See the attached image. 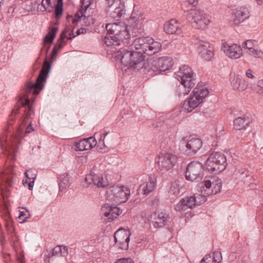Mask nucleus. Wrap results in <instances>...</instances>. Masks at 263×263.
<instances>
[{
  "instance_id": "2eb2a0df",
  "label": "nucleus",
  "mask_w": 263,
  "mask_h": 263,
  "mask_svg": "<svg viewBox=\"0 0 263 263\" xmlns=\"http://www.w3.org/2000/svg\"><path fill=\"white\" fill-rule=\"evenodd\" d=\"M143 67L150 76L157 75L162 73L160 67L159 58L147 59V62H144Z\"/></svg>"
},
{
  "instance_id": "72a5a7b5",
  "label": "nucleus",
  "mask_w": 263,
  "mask_h": 263,
  "mask_svg": "<svg viewBox=\"0 0 263 263\" xmlns=\"http://www.w3.org/2000/svg\"><path fill=\"white\" fill-rule=\"evenodd\" d=\"M54 8V16L57 20H59L61 17L63 13V5H60L55 4Z\"/></svg>"
},
{
  "instance_id": "cd10ccee",
  "label": "nucleus",
  "mask_w": 263,
  "mask_h": 263,
  "mask_svg": "<svg viewBox=\"0 0 263 263\" xmlns=\"http://www.w3.org/2000/svg\"><path fill=\"white\" fill-rule=\"evenodd\" d=\"M159 60L162 72L170 70L174 65V61L172 57H159Z\"/></svg>"
},
{
  "instance_id": "69168bd1",
  "label": "nucleus",
  "mask_w": 263,
  "mask_h": 263,
  "mask_svg": "<svg viewBox=\"0 0 263 263\" xmlns=\"http://www.w3.org/2000/svg\"><path fill=\"white\" fill-rule=\"evenodd\" d=\"M17 219H18V222L20 223H21V221H22V220H23V217H21V218H17Z\"/></svg>"
},
{
  "instance_id": "6e6552de",
  "label": "nucleus",
  "mask_w": 263,
  "mask_h": 263,
  "mask_svg": "<svg viewBox=\"0 0 263 263\" xmlns=\"http://www.w3.org/2000/svg\"><path fill=\"white\" fill-rule=\"evenodd\" d=\"M205 167L200 162L193 161L189 163L184 171L185 178L192 182L201 181L204 175Z\"/></svg>"
},
{
  "instance_id": "5701e85b",
  "label": "nucleus",
  "mask_w": 263,
  "mask_h": 263,
  "mask_svg": "<svg viewBox=\"0 0 263 263\" xmlns=\"http://www.w3.org/2000/svg\"><path fill=\"white\" fill-rule=\"evenodd\" d=\"M249 16L248 8L244 6L241 7L240 8L237 9L234 13L235 18L233 19L234 24L238 25L241 23L248 19Z\"/></svg>"
},
{
  "instance_id": "e2e57ef3",
  "label": "nucleus",
  "mask_w": 263,
  "mask_h": 263,
  "mask_svg": "<svg viewBox=\"0 0 263 263\" xmlns=\"http://www.w3.org/2000/svg\"><path fill=\"white\" fill-rule=\"evenodd\" d=\"M63 0H58L57 3L55 4L58 5H63Z\"/></svg>"
},
{
  "instance_id": "6e6d98bb",
  "label": "nucleus",
  "mask_w": 263,
  "mask_h": 263,
  "mask_svg": "<svg viewBox=\"0 0 263 263\" xmlns=\"http://www.w3.org/2000/svg\"><path fill=\"white\" fill-rule=\"evenodd\" d=\"M256 52V50L254 48L248 49V53L251 55L255 56V52Z\"/></svg>"
},
{
  "instance_id": "f257e3e1",
  "label": "nucleus",
  "mask_w": 263,
  "mask_h": 263,
  "mask_svg": "<svg viewBox=\"0 0 263 263\" xmlns=\"http://www.w3.org/2000/svg\"><path fill=\"white\" fill-rule=\"evenodd\" d=\"M106 35L102 42L115 49V58L120 61L124 70L135 69L136 66L144 61L146 55H152L161 49V44L149 36H142L131 40L128 27L123 22L107 24Z\"/></svg>"
},
{
  "instance_id": "7ed1b4c3",
  "label": "nucleus",
  "mask_w": 263,
  "mask_h": 263,
  "mask_svg": "<svg viewBox=\"0 0 263 263\" xmlns=\"http://www.w3.org/2000/svg\"><path fill=\"white\" fill-rule=\"evenodd\" d=\"M228 165L226 156L221 152H214L209 155L205 161L206 170L212 174H219L223 171Z\"/></svg>"
},
{
  "instance_id": "e433bc0d",
  "label": "nucleus",
  "mask_w": 263,
  "mask_h": 263,
  "mask_svg": "<svg viewBox=\"0 0 263 263\" xmlns=\"http://www.w3.org/2000/svg\"><path fill=\"white\" fill-rule=\"evenodd\" d=\"M30 213L28 210H26V211H20L19 215L17 217V218H21V217L23 218V220L21 221V223H23L26 221L27 218L29 217Z\"/></svg>"
},
{
  "instance_id": "9d476101",
  "label": "nucleus",
  "mask_w": 263,
  "mask_h": 263,
  "mask_svg": "<svg viewBox=\"0 0 263 263\" xmlns=\"http://www.w3.org/2000/svg\"><path fill=\"white\" fill-rule=\"evenodd\" d=\"M70 28L68 26H66L64 29L61 32L57 43L54 45L52 50V58L51 63H48L46 69H42L41 71H45L49 64L51 65L56 60L58 53L62 50L64 46L66 44L67 41L65 40L67 37V33L69 32Z\"/></svg>"
},
{
  "instance_id": "ddd939ff",
  "label": "nucleus",
  "mask_w": 263,
  "mask_h": 263,
  "mask_svg": "<svg viewBox=\"0 0 263 263\" xmlns=\"http://www.w3.org/2000/svg\"><path fill=\"white\" fill-rule=\"evenodd\" d=\"M84 181L87 184V186L89 185L93 184L97 187L104 188L108 185V182L105 177H103V175L89 174L86 175Z\"/></svg>"
},
{
  "instance_id": "49530a36",
  "label": "nucleus",
  "mask_w": 263,
  "mask_h": 263,
  "mask_svg": "<svg viewBox=\"0 0 263 263\" xmlns=\"http://www.w3.org/2000/svg\"><path fill=\"white\" fill-rule=\"evenodd\" d=\"M108 133H109V132H105L104 133H103L100 135V139L99 140V144H100L102 142V145L104 146V147L105 146L104 142V139H105V137L107 136V135Z\"/></svg>"
},
{
  "instance_id": "b1692460",
  "label": "nucleus",
  "mask_w": 263,
  "mask_h": 263,
  "mask_svg": "<svg viewBox=\"0 0 263 263\" xmlns=\"http://www.w3.org/2000/svg\"><path fill=\"white\" fill-rule=\"evenodd\" d=\"M115 7L114 10L110 14V17L117 20H119L122 17L124 18L126 12L125 2L121 0L119 3H117V6H115Z\"/></svg>"
},
{
  "instance_id": "412c9836",
  "label": "nucleus",
  "mask_w": 263,
  "mask_h": 263,
  "mask_svg": "<svg viewBox=\"0 0 263 263\" xmlns=\"http://www.w3.org/2000/svg\"><path fill=\"white\" fill-rule=\"evenodd\" d=\"M96 6L95 0H80V7L78 9V12L81 15V17H86L87 11L89 13H93V10Z\"/></svg>"
},
{
  "instance_id": "423d86ee",
  "label": "nucleus",
  "mask_w": 263,
  "mask_h": 263,
  "mask_svg": "<svg viewBox=\"0 0 263 263\" xmlns=\"http://www.w3.org/2000/svg\"><path fill=\"white\" fill-rule=\"evenodd\" d=\"M202 141L200 138L192 136L183 137L179 142L180 152L187 156L195 155L201 149Z\"/></svg>"
},
{
  "instance_id": "20e7f679",
  "label": "nucleus",
  "mask_w": 263,
  "mask_h": 263,
  "mask_svg": "<svg viewBox=\"0 0 263 263\" xmlns=\"http://www.w3.org/2000/svg\"><path fill=\"white\" fill-rule=\"evenodd\" d=\"M209 91L207 87L200 88L199 84L194 89L187 100L183 104V108L190 112L198 107L203 100L209 95Z\"/></svg>"
},
{
  "instance_id": "f3484780",
  "label": "nucleus",
  "mask_w": 263,
  "mask_h": 263,
  "mask_svg": "<svg viewBox=\"0 0 263 263\" xmlns=\"http://www.w3.org/2000/svg\"><path fill=\"white\" fill-rule=\"evenodd\" d=\"M58 30V27H54L44 37L43 45L41 50V52H44L46 58L48 55L51 44L53 43V41Z\"/></svg>"
},
{
  "instance_id": "bb28decb",
  "label": "nucleus",
  "mask_w": 263,
  "mask_h": 263,
  "mask_svg": "<svg viewBox=\"0 0 263 263\" xmlns=\"http://www.w3.org/2000/svg\"><path fill=\"white\" fill-rule=\"evenodd\" d=\"M233 123L234 128L236 129L241 130L245 129L247 126H249L250 119L248 117H239L234 119Z\"/></svg>"
},
{
  "instance_id": "9b49d317",
  "label": "nucleus",
  "mask_w": 263,
  "mask_h": 263,
  "mask_svg": "<svg viewBox=\"0 0 263 263\" xmlns=\"http://www.w3.org/2000/svg\"><path fill=\"white\" fill-rule=\"evenodd\" d=\"M178 73L177 79L179 82H183L186 83H191L192 82L194 84L197 82L196 73L187 65H185L180 68Z\"/></svg>"
},
{
  "instance_id": "0e129e2a",
  "label": "nucleus",
  "mask_w": 263,
  "mask_h": 263,
  "mask_svg": "<svg viewBox=\"0 0 263 263\" xmlns=\"http://www.w3.org/2000/svg\"><path fill=\"white\" fill-rule=\"evenodd\" d=\"M44 0H42V1L41 2V5L45 8L46 7V4H44Z\"/></svg>"
},
{
  "instance_id": "a18cd8bd",
  "label": "nucleus",
  "mask_w": 263,
  "mask_h": 263,
  "mask_svg": "<svg viewBox=\"0 0 263 263\" xmlns=\"http://www.w3.org/2000/svg\"><path fill=\"white\" fill-rule=\"evenodd\" d=\"M61 248V251L60 252V254L62 256H66L68 254V248L64 246H60Z\"/></svg>"
},
{
  "instance_id": "c9c22d12",
  "label": "nucleus",
  "mask_w": 263,
  "mask_h": 263,
  "mask_svg": "<svg viewBox=\"0 0 263 263\" xmlns=\"http://www.w3.org/2000/svg\"><path fill=\"white\" fill-rule=\"evenodd\" d=\"M24 175L26 179L34 181L36 178V175L31 169L27 170L24 173Z\"/></svg>"
},
{
  "instance_id": "aec40b11",
  "label": "nucleus",
  "mask_w": 263,
  "mask_h": 263,
  "mask_svg": "<svg viewBox=\"0 0 263 263\" xmlns=\"http://www.w3.org/2000/svg\"><path fill=\"white\" fill-rule=\"evenodd\" d=\"M198 52L200 57L206 61L211 60L214 56L213 48L211 47L208 42L201 41L197 44Z\"/></svg>"
},
{
  "instance_id": "f03ea898",
  "label": "nucleus",
  "mask_w": 263,
  "mask_h": 263,
  "mask_svg": "<svg viewBox=\"0 0 263 263\" xmlns=\"http://www.w3.org/2000/svg\"><path fill=\"white\" fill-rule=\"evenodd\" d=\"M50 70L51 64H49L45 71H40L35 82L28 80L26 82L23 91L16 97L15 108L12 110L11 115L9 117L4 135L0 137L1 146L5 147L10 159L9 167L11 173H13L14 162L16 159V154L18 148L16 142L13 141V138H16L17 136L16 134H14V128L12 127L15 121V116L21 115V108H24V114L19 117L17 124V126L19 125L17 129L18 134L24 132V128L22 126L26 127V134H29L34 130L31 119L34 115L33 105L35 98L32 100L30 99L29 94L32 93L34 96H37L40 93L44 87Z\"/></svg>"
},
{
  "instance_id": "4d7b16f0",
  "label": "nucleus",
  "mask_w": 263,
  "mask_h": 263,
  "mask_svg": "<svg viewBox=\"0 0 263 263\" xmlns=\"http://www.w3.org/2000/svg\"><path fill=\"white\" fill-rule=\"evenodd\" d=\"M189 4L192 5L193 6H195L198 4V0H188Z\"/></svg>"
},
{
  "instance_id": "052dcab7",
  "label": "nucleus",
  "mask_w": 263,
  "mask_h": 263,
  "mask_svg": "<svg viewBox=\"0 0 263 263\" xmlns=\"http://www.w3.org/2000/svg\"><path fill=\"white\" fill-rule=\"evenodd\" d=\"M253 48V41L251 40V43L248 44V49Z\"/></svg>"
},
{
  "instance_id": "1a4fd4ad",
  "label": "nucleus",
  "mask_w": 263,
  "mask_h": 263,
  "mask_svg": "<svg viewBox=\"0 0 263 263\" xmlns=\"http://www.w3.org/2000/svg\"><path fill=\"white\" fill-rule=\"evenodd\" d=\"M130 233L129 230L120 228L115 232L114 235L115 243L114 246L124 250L128 249L130 241Z\"/></svg>"
},
{
  "instance_id": "5fc2aeb1",
  "label": "nucleus",
  "mask_w": 263,
  "mask_h": 263,
  "mask_svg": "<svg viewBox=\"0 0 263 263\" xmlns=\"http://www.w3.org/2000/svg\"><path fill=\"white\" fill-rule=\"evenodd\" d=\"M251 43V40H248L242 43V46L244 48L248 49V44Z\"/></svg>"
},
{
  "instance_id": "473e14b6",
  "label": "nucleus",
  "mask_w": 263,
  "mask_h": 263,
  "mask_svg": "<svg viewBox=\"0 0 263 263\" xmlns=\"http://www.w3.org/2000/svg\"><path fill=\"white\" fill-rule=\"evenodd\" d=\"M201 193L203 194L202 195L198 194L196 195V201H195L196 206L200 205L204 203V202H205L207 200L206 197L208 196L205 195L204 193Z\"/></svg>"
},
{
  "instance_id": "864d4df0",
  "label": "nucleus",
  "mask_w": 263,
  "mask_h": 263,
  "mask_svg": "<svg viewBox=\"0 0 263 263\" xmlns=\"http://www.w3.org/2000/svg\"><path fill=\"white\" fill-rule=\"evenodd\" d=\"M76 36L77 35H76V34H74V33H73V29H72V31L69 33V36H67L66 39H67L68 40H71Z\"/></svg>"
},
{
  "instance_id": "603ef678",
  "label": "nucleus",
  "mask_w": 263,
  "mask_h": 263,
  "mask_svg": "<svg viewBox=\"0 0 263 263\" xmlns=\"http://www.w3.org/2000/svg\"><path fill=\"white\" fill-rule=\"evenodd\" d=\"M78 18H72V23L73 24H77L82 18L81 15L80 16L79 14H78Z\"/></svg>"
},
{
  "instance_id": "a19ab883",
  "label": "nucleus",
  "mask_w": 263,
  "mask_h": 263,
  "mask_svg": "<svg viewBox=\"0 0 263 263\" xmlns=\"http://www.w3.org/2000/svg\"><path fill=\"white\" fill-rule=\"evenodd\" d=\"M34 181H32L28 179H26L25 181H23V185L26 186L27 185L28 189L30 191H32L33 188Z\"/></svg>"
},
{
  "instance_id": "4c0bfd02",
  "label": "nucleus",
  "mask_w": 263,
  "mask_h": 263,
  "mask_svg": "<svg viewBox=\"0 0 263 263\" xmlns=\"http://www.w3.org/2000/svg\"><path fill=\"white\" fill-rule=\"evenodd\" d=\"M46 2V5L48 6L46 7L44 9L45 10L48 12H51L52 11L53 8H54L55 6V3L53 2V4L51 2V0H45Z\"/></svg>"
},
{
  "instance_id": "bf43d9fd",
  "label": "nucleus",
  "mask_w": 263,
  "mask_h": 263,
  "mask_svg": "<svg viewBox=\"0 0 263 263\" xmlns=\"http://www.w3.org/2000/svg\"><path fill=\"white\" fill-rule=\"evenodd\" d=\"M258 86L263 88V79L260 80L258 81Z\"/></svg>"
},
{
  "instance_id": "4468645a",
  "label": "nucleus",
  "mask_w": 263,
  "mask_h": 263,
  "mask_svg": "<svg viewBox=\"0 0 263 263\" xmlns=\"http://www.w3.org/2000/svg\"><path fill=\"white\" fill-rule=\"evenodd\" d=\"M115 203H106L102 206L101 210L103 212V215L107 217L109 221H112L115 218L122 213V209L118 207Z\"/></svg>"
},
{
  "instance_id": "7c9ffc66",
  "label": "nucleus",
  "mask_w": 263,
  "mask_h": 263,
  "mask_svg": "<svg viewBox=\"0 0 263 263\" xmlns=\"http://www.w3.org/2000/svg\"><path fill=\"white\" fill-rule=\"evenodd\" d=\"M84 140V139L80 140L79 142H76L72 147V148L74 149L75 151H86V141Z\"/></svg>"
},
{
  "instance_id": "4be33fe9",
  "label": "nucleus",
  "mask_w": 263,
  "mask_h": 263,
  "mask_svg": "<svg viewBox=\"0 0 263 263\" xmlns=\"http://www.w3.org/2000/svg\"><path fill=\"white\" fill-rule=\"evenodd\" d=\"M164 30L167 34H180L181 25L176 20L172 19L164 25Z\"/></svg>"
},
{
  "instance_id": "3c124183",
  "label": "nucleus",
  "mask_w": 263,
  "mask_h": 263,
  "mask_svg": "<svg viewBox=\"0 0 263 263\" xmlns=\"http://www.w3.org/2000/svg\"><path fill=\"white\" fill-rule=\"evenodd\" d=\"M246 75L248 78L250 79H253L255 77L253 74L252 73V71L250 69H249L247 70L246 72Z\"/></svg>"
},
{
  "instance_id": "338daca9",
  "label": "nucleus",
  "mask_w": 263,
  "mask_h": 263,
  "mask_svg": "<svg viewBox=\"0 0 263 263\" xmlns=\"http://www.w3.org/2000/svg\"><path fill=\"white\" fill-rule=\"evenodd\" d=\"M51 1L52 3V4H53V2H54L55 3H57L58 0H51Z\"/></svg>"
},
{
  "instance_id": "c85d7f7f",
  "label": "nucleus",
  "mask_w": 263,
  "mask_h": 263,
  "mask_svg": "<svg viewBox=\"0 0 263 263\" xmlns=\"http://www.w3.org/2000/svg\"><path fill=\"white\" fill-rule=\"evenodd\" d=\"M156 179L152 177H149V181L143 185L142 191V194L144 195H147L152 192L156 186Z\"/></svg>"
},
{
  "instance_id": "09e8293b",
  "label": "nucleus",
  "mask_w": 263,
  "mask_h": 263,
  "mask_svg": "<svg viewBox=\"0 0 263 263\" xmlns=\"http://www.w3.org/2000/svg\"><path fill=\"white\" fill-rule=\"evenodd\" d=\"M87 29L85 28H81L78 29L76 32V35H79L81 34H84L87 32Z\"/></svg>"
},
{
  "instance_id": "393cba45",
  "label": "nucleus",
  "mask_w": 263,
  "mask_h": 263,
  "mask_svg": "<svg viewBox=\"0 0 263 263\" xmlns=\"http://www.w3.org/2000/svg\"><path fill=\"white\" fill-rule=\"evenodd\" d=\"M58 178L59 191L60 192L64 191L72 183V178L68 173L60 175Z\"/></svg>"
},
{
  "instance_id": "680f3d73",
  "label": "nucleus",
  "mask_w": 263,
  "mask_h": 263,
  "mask_svg": "<svg viewBox=\"0 0 263 263\" xmlns=\"http://www.w3.org/2000/svg\"><path fill=\"white\" fill-rule=\"evenodd\" d=\"M40 66V64H39V65H37L36 67H35V66H33V73L34 72H35L36 71L39 69Z\"/></svg>"
},
{
  "instance_id": "6ab92c4d",
  "label": "nucleus",
  "mask_w": 263,
  "mask_h": 263,
  "mask_svg": "<svg viewBox=\"0 0 263 263\" xmlns=\"http://www.w3.org/2000/svg\"><path fill=\"white\" fill-rule=\"evenodd\" d=\"M221 50L225 54L231 58L238 59L242 54V48L237 44L229 45L226 43H223L221 46Z\"/></svg>"
},
{
  "instance_id": "c756f323",
  "label": "nucleus",
  "mask_w": 263,
  "mask_h": 263,
  "mask_svg": "<svg viewBox=\"0 0 263 263\" xmlns=\"http://www.w3.org/2000/svg\"><path fill=\"white\" fill-rule=\"evenodd\" d=\"M181 187L179 183V181H175L171 183L170 193L178 196L180 193V189Z\"/></svg>"
},
{
  "instance_id": "a211bd4d",
  "label": "nucleus",
  "mask_w": 263,
  "mask_h": 263,
  "mask_svg": "<svg viewBox=\"0 0 263 263\" xmlns=\"http://www.w3.org/2000/svg\"><path fill=\"white\" fill-rule=\"evenodd\" d=\"M168 215L165 212L156 211L151 215V219L155 228H162L167 225Z\"/></svg>"
},
{
  "instance_id": "ea45409f",
  "label": "nucleus",
  "mask_w": 263,
  "mask_h": 263,
  "mask_svg": "<svg viewBox=\"0 0 263 263\" xmlns=\"http://www.w3.org/2000/svg\"><path fill=\"white\" fill-rule=\"evenodd\" d=\"M198 13H200V12L195 11V13L193 17L194 22L197 23H198V22H203V21L205 20L204 17L201 14L198 15Z\"/></svg>"
},
{
  "instance_id": "f704fd0d",
  "label": "nucleus",
  "mask_w": 263,
  "mask_h": 263,
  "mask_svg": "<svg viewBox=\"0 0 263 263\" xmlns=\"http://www.w3.org/2000/svg\"><path fill=\"white\" fill-rule=\"evenodd\" d=\"M244 82V80L237 78L235 82L233 84L234 89H238L239 91L243 90L245 89Z\"/></svg>"
},
{
  "instance_id": "c03bdc74",
  "label": "nucleus",
  "mask_w": 263,
  "mask_h": 263,
  "mask_svg": "<svg viewBox=\"0 0 263 263\" xmlns=\"http://www.w3.org/2000/svg\"><path fill=\"white\" fill-rule=\"evenodd\" d=\"M121 0H106V3L108 7L112 6H117V3H119Z\"/></svg>"
},
{
  "instance_id": "79ce46f5",
  "label": "nucleus",
  "mask_w": 263,
  "mask_h": 263,
  "mask_svg": "<svg viewBox=\"0 0 263 263\" xmlns=\"http://www.w3.org/2000/svg\"><path fill=\"white\" fill-rule=\"evenodd\" d=\"M60 251H61V248H60V246H57L51 250L50 253L48 254V255L49 257H50V256H52L55 254L60 253Z\"/></svg>"
},
{
  "instance_id": "dca6fc26",
  "label": "nucleus",
  "mask_w": 263,
  "mask_h": 263,
  "mask_svg": "<svg viewBox=\"0 0 263 263\" xmlns=\"http://www.w3.org/2000/svg\"><path fill=\"white\" fill-rule=\"evenodd\" d=\"M196 194L185 196L180 199L175 205V209L179 212L186 211L187 209H192L196 206Z\"/></svg>"
},
{
  "instance_id": "774afa93",
  "label": "nucleus",
  "mask_w": 263,
  "mask_h": 263,
  "mask_svg": "<svg viewBox=\"0 0 263 263\" xmlns=\"http://www.w3.org/2000/svg\"><path fill=\"white\" fill-rule=\"evenodd\" d=\"M211 184V188H212V187H214L215 186V182H213V183H212Z\"/></svg>"
},
{
  "instance_id": "13d9d810",
  "label": "nucleus",
  "mask_w": 263,
  "mask_h": 263,
  "mask_svg": "<svg viewBox=\"0 0 263 263\" xmlns=\"http://www.w3.org/2000/svg\"><path fill=\"white\" fill-rule=\"evenodd\" d=\"M255 56L257 57L258 58H261L262 56L263 52H261L260 50H256V52H255Z\"/></svg>"
},
{
  "instance_id": "8fccbe9b",
  "label": "nucleus",
  "mask_w": 263,
  "mask_h": 263,
  "mask_svg": "<svg viewBox=\"0 0 263 263\" xmlns=\"http://www.w3.org/2000/svg\"><path fill=\"white\" fill-rule=\"evenodd\" d=\"M159 200L158 198H155L151 201L150 205L153 207H156L159 204Z\"/></svg>"
},
{
  "instance_id": "a878e982",
  "label": "nucleus",
  "mask_w": 263,
  "mask_h": 263,
  "mask_svg": "<svg viewBox=\"0 0 263 263\" xmlns=\"http://www.w3.org/2000/svg\"><path fill=\"white\" fill-rule=\"evenodd\" d=\"M180 82L181 85L178 86L176 90V93L180 98L189 94L195 84L192 82L191 83H184L183 82Z\"/></svg>"
},
{
  "instance_id": "de8ad7c7",
  "label": "nucleus",
  "mask_w": 263,
  "mask_h": 263,
  "mask_svg": "<svg viewBox=\"0 0 263 263\" xmlns=\"http://www.w3.org/2000/svg\"><path fill=\"white\" fill-rule=\"evenodd\" d=\"M209 258H211V254H207L201 259L200 263H211V260H209Z\"/></svg>"
},
{
  "instance_id": "f8f14e48",
  "label": "nucleus",
  "mask_w": 263,
  "mask_h": 263,
  "mask_svg": "<svg viewBox=\"0 0 263 263\" xmlns=\"http://www.w3.org/2000/svg\"><path fill=\"white\" fill-rule=\"evenodd\" d=\"M178 160L177 157L172 153L161 154L158 157L156 162L161 167V171L163 168L168 170L173 167Z\"/></svg>"
},
{
  "instance_id": "39448f33",
  "label": "nucleus",
  "mask_w": 263,
  "mask_h": 263,
  "mask_svg": "<svg viewBox=\"0 0 263 263\" xmlns=\"http://www.w3.org/2000/svg\"><path fill=\"white\" fill-rule=\"evenodd\" d=\"M222 181L217 176H207L203 181L198 184L199 191L207 196L216 195L220 192L222 189Z\"/></svg>"
},
{
  "instance_id": "37998d69",
  "label": "nucleus",
  "mask_w": 263,
  "mask_h": 263,
  "mask_svg": "<svg viewBox=\"0 0 263 263\" xmlns=\"http://www.w3.org/2000/svg\"><path fill=\"white\" fill-rule=\"evenodd\" d=\"M220 255V253L219 252H213V258H212V259H213L212 262L219 263L221 261L220 258H221V257L219 256Z\"/></svg>"
},
{
  "instance_id": "58836bf2",
  "label": "nucleus",
  "mask_w": 263,
  "mask_h": 263,
  "mask_svg": "<svg viewBox=\"0 0 263 263\" xmlns=\"http://www.w3.org/2000/svg\"><path fill=\"white\" fill-rule=\"evenodd\" d=\"M114 263H134V261L130 257L118 258Z\"/></svg>"
},
{
  "instance_id": "2f4dec72",
  "label": "nucleus",
  "mask_w": 263,
  "mask_h": 263,
  "mask_svg": "<svg viewBox=\"0 0 263 263\" xmlns=\"http://www.w3.org/2000/svg\"><path fill=\"white\" fill-rule=\"evenodd\" d=\"M85 142H87L86 144V148L87 150L91 149L94 147L97 144V140L94 137H90L87 138H84Z\"/></svg>"
},
{
  "instance_id": "0eeeda50",
  "label": "nucleus",
  "mask_w": 263,
  "mask_h": 263,
  "mask_svg": "<svg viewBox=\"0 0 263 263\" xmlns=\"http://www.w3.org/2000/svg\"><path fill=\"white\" fill-rule=\"evenodd\" d=\"M130 195V189L124 186L113 185L106 192V199L116 204L125 202Z\"/></svg>"
}]
</instances>
